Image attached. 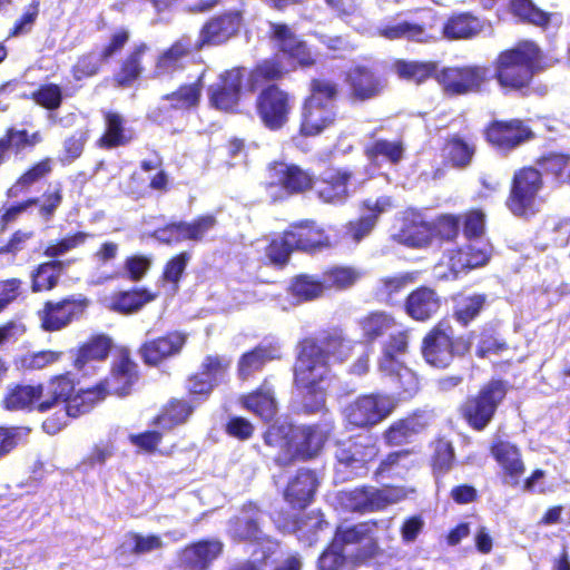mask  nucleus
<instances>
[{
	"label": "nucleus",
	"instance_id": "f257e3e1",
	"mask_svg": "<svg viewBox=\"0 0 570 570\" xmlns=\"http://www.w3.org/2000/svg\"><path fill=\"white\" fill-rule=\"evenodd\" d=\"M357 343L342 327L333 326L296 344L293 386L297 392L298 412L311 415L325 410L327 387L332 380L331 361L346 362Z\"/></svg>",
	"mask_w": 570,
	"mask_h": 570
},
{
	"label": "nucleus",
	"instance_id": "f03ea898",
	"mask_svg": "<svg viewBox=\"0 0 570 570\" xmlns=\"http://www.w3.org/2000/svg\"><path fill=\"white\" fill-rule=\"evenodd\" d=\"M78 385L79 380L71 371L50 376L46 384H12L7 389L1 406L11 412L47 413L62 405L63 414H52L42 422L43 431L53 435L68 425L69 419L80 417L75 397Z\"/></svg>",
	"mask_w": 570,
	"mask_h": 570
},
{
	"label": "nucleus",
	"instance_id": "7ed1b4c3",
	"mask_svg": "<svg viewBox=\"0 0 570 570\" xmlns=\"http://www.w3.org/2000/svg\"><path fill=\"white\" fill-rule=\"evenodd\" d=\"M286 75L284 63L276 56L257 61L247 72V90L257 92L256 116L269 131H279L287 126L294 111L295 96L278 85Z\"/></svg>",
	"mask_w": 570,
	"mask_h": 570
},
{
	"label": "nucleus",
	"instance_id": "20e7f679",
	"mask_svg": "<svg viewBox=\"0 0 570 570\" xmlns=\"http://www.w3.org/2000/svg\"><path fill=\"white\" fill-rule=\"evenodd\" d=\"M494 79L504 94L525 95L534 77L544 69V53L540 46L529 39L498 52L492 61Z\"/></svg>",
	"mask_w": 570,
	"mask_h": 570
},
{
	"label": "nucleus",
	"instance_id": "39448f33",
	"mask_svg": "<svg viewBox=\"0 0 570 570\" xmlns=\"http://www.w3.org/2000/svg\"><path fill=\"white\" fill-rule=\"evenodd\" d=\"M140 377L139 366L128 347H119L112 361L109 374L88 387H76L75 397L79 416L90 413L109 394L127 396Z\"/></svg>",
	"mask_w": 570,
	"mask_h": 570
},
{
	"label": "nucleus",
	"instance_id": "423d86ee",
	"mask_svg": "<svg viewBox=\"0 0 570 570\" xmlns=\"http://www.w3.org/2000/svg\"><path fill=\"white\" fill-rule=\"evenodd\" d=\"M511 385L508 381L492 377L468 394L458 406L459 419L473 432H484L495 420Z\"/></svg>",
	"mask_w": 570,
	"mask_h": 570
},
{
	"label": "nucleus",
	"instance_id": "0eeeda50",
	"mask_svg": "<svg viewBox=\"0 0 570 570\" xmlns=\"http://www.w3.org/2000/svg\"><path fill=\"white\" fill-rule=\"evenodd\" d=\"M471 347V341L463 335H455L451 323L446 318H442L424 334L420 352L428 365L445 370L456 358L468 355Z\"/></svg>",
	"mask_w": 570,
	"mask_h": 570
},
{
	"label": "nucleus",
	"instance_id": "6e6552de",
	"mask_svg": "<svg viewBox=\"0 0 570 570\" xmlns=\"http://www.w3.org/2000/svg\"><path fill=\"white\" fill-rule=\"evenodd\" d=\"M491 82V68L481 62L444 66L436 75V83L446 98L483 95L490 91Z\"/></svg>",
	"mask_w": 570,
	"mask_h": 570
},
{
	"label": "nucleus",
	"instance_id": "1a4fd4ad",
	"mask_svg": "<svg viewBox=\"0 0 570 570\" xmlns=\"http://www.w3.org/2000/svg\"><path fill=\"white\" fill-rule=\"evenodd\" d=\"M543 188L544 180L539 168L522 166L512 175L504 205L513 216L530 219L540 210Z\"/></svg>",
	"mask_w": 570,
	"mask_h": 570
},
{
	"label": "nucleus",
	"instance_id": "9d476101",
	"mask_svg": "<svg viewBox=\"0 0 570 570\" xmlns=\"http://www.w3.org/2000/svg\"><path fill=\"white\" fill-rule=\"evenodd\" d=\"M246 28V10L233 8L208 17L199 27L195 48L197 51L208 47L227 45L240 36Z\"/></svg>",
	"mask_w": 570,
	"mask_h": 570
},
{
	"label": "nucleus",
	"instance_id": "9b49d317",
	"mask_svg": "<svg viewBox=\"0 0 570 570\" xmlns=\"http://www.w3.org/2000/svg\"><path fill=\"white\" fill-rule=\"evenodd\" d=\"M226 534L234 543L262 546L272 541L265 532L264 511L254 500L244 502L227 520Z\"/></svg>",
	"mask_w": 570,
	"mask_h": 570
},
{
	"label": "nucleus",
	"instance_id": "f8f14e48",
	"mask_svg": "<svg viewBox=\"0 0 570 570\" xmlns=\"http://www.w3.org/2000/svg\"><path fill=\"white\" fill-rule=\"evenodd\" d=\"M396 403L391 395L367 393L355 397L344 409V419L354 429H371L387 419Z\"/></svg>",
	"mask_w": 570,
	"mask_h": 570
},
{
	"label": "nucleus",
	"instance_id": "ddd939ff",
	"mask_svg": "<svg viewBox=\"0 0 570 570\" xmlns=\"http://www.w3.org/2000/svg\"><path fill=\"white\" fill-rule=\"evenodd\" d=\"M246 68L235 66L222 71L217 80L207 88L209 108L223 114H238L243 98Z\"/></svg>",
	"mask_w": 570,
	"mask_h": 570
},
{
	"label": "nucleus",
	"instance_id": "4468645a",
	"mask_svg": "<svg viewBox=\"0 0 570 570\" xmlns=\"http://www.w3.org/2000/svg\"><path fill=\"white\" fill-rule=\"evenodd\" d=\"M535 137L532 128L521 118L493 119L483 128V138L501 154H510Z\"/></svg>",
	"mask_w": 570,
	"mask_h": 570
},
{
	"label": "nucleus",
	"instance_id": "2eb2a0df",
	"mask_svg": "<svg viewBox=\"0 0 570 570\" xmlns=\"http://www.w3.org/2000/svg\"><path fill=\"white\" fill-rule=\"evenodd\" d=\"M89 304V299L82 294L47 299L37 312L40 327L46 332L61 331L80 320Z\"/></svg>",
	"mask_w": 570,
	"mask_h": 570
},
{
	"label": "nucleus",
	"instance_id": "dca6fc26",
	"mask_svg": "<svg viewBox=\"0 0 570 570\" xmlns=\"http://www.w3.org/2000/svg\"><path fill=\"white\" fill-rule=\"evenodd\" d=\"M333 429L332 422L293 425L292 454L283 458L281 464L292 465L297 461L315 459L328 441Z\"/></svg>",
	"mask_w": 570,
	"mask_h": 570
},
{
	"label": "nucleus",
	"instance_id": "f3484780",
	"mask_svg": "<svg viewBox=\"0 0 570 570\" xmlns=\"http://www.w3.org/2000/svg\"><path fill=\"white\" fill-rule=\"evenodd\" d=\"M379 453L377 445L370 438L358 436L340 441L334 453L336 470L357 475L377 459Z\"/></svg>",
	"mask_w": 570,
	"mask_h": 570
},
{
	"label": "nucleus",
	"instance_id": "a211bd4d",
	"mask_svg": "<svg viewBox=\"0 0 570 570\" xmlns=\"http://www.w3.org/2000/svg\"><path fill=\"white\" fill-rule=\"evenodd\" d=\"M354 176V171L347 167L327 164L315 176L316 184L313 190L323 204L343 205L351 196L350 186Z\"/></svg>",
	"mask_w": 570,
	"mask_h": 570
},
{
	"label": "nucleus",
	"instance_id": "6ab92c4d",
	"mask_svg": "<svg viewBox=\"0 0 570 570\" xmlns=\"http://www.w3.org/2000/svg\"><path fill=\"white\" fill-rule=\"evenodd\" d=\"M271 181L267 188H276L286 196L305 195L312 191L316 180L314 174L309 169L294 163H275L269 168Z\"/></svg>",
	"mask_w": 570,
	"mask_h": 570
},
{
	"label": "nucleus",
	"instance_id": "aec40b11",
	"mask_svg": "<svg viewBox=\"0 0 570 570\" xmlns=\"http://www.w3.org/2000/svg\"><path fill=\"white\" fill-rule=\"evenodd\" d=\"M224 543L217 538H203L187 543L177 551L180 570H209L223 554Z\"/></svg>",
	"mask_w": 570,
	"mask_h": 570
},
{
	"label": "nucleus",
	"instance_id": "412c9836",
	"mask_svg": "<svg viewBox=\"0 0 570 570\" xmlns=\"http://www.w3.org/2000/svg\"><path fill=\"white\" fill-rule=\"evenodd\" d=\"M348 86V99L352 102H365L377 98L386 87V80L372 67L356 65L345 73Z\"/></svg>",
	"mask_w": 570,
	"mask_h": 570
},
{
	"label": "nucleus",
	"instance_id": "4be33fe9",
	"mask_svg": "<svg viewBox=\"0 0 570 570\" xmlns=\"http://www.w3.org/2000/svg\"><path fill=\"white\" fill-rule=\"evenodd\" d=\"M337 121V110L333 104L303 100L297 134L303 138L317 137Z\"/></svg>",
	"mask_w": 570,
	"mask_h": 570
},
{
	"label": "nucleus",
	"instance_id": "5701e85b",
	"mask_svg": "<svg viewBox=\"0 0 570 570\" xmlns=\"http://www.w3.org/2000/svg\"><path fill=\"white\" fill-rule=\"evenodd\" d=\"M286 232L296 252L315 254L333 246L324 227L313 219L295 222L286 228Z\"/></svg>",
	"mask_w": 570,
	"mask_h": 570
},
{
	"label": "nucleus",
	"instance_id": "b1692460",
	"mask_svg": "<svg viewBox=\"0 0 570 570\" xmlns=\"http://www.w3.org/2000/svg\"><path fill=\"white\" fill-rule=\"evenodd\" d=\"M197 51L190 36L181 35L167 48L161 50L154 63L155 78L173 77L186 69L187 59Z\"/></svg>",
	"mask_w": 570,
	"mask_h": 570
},
{
	"label": "nucleus",
	"instance_id": "393cba45",
	"mask_svg": "<svg viewBox=\"0 0 570 570\" xmlns=\"http://www.w3.org/2000/svg\"><path fill=\"white\" fill-rule=\"evenodd\" d=\"M392 207L390 196H381L376 199H364L360 208L366 212L355 219L348 220L344 226V235L354 244H358L375 228L379 217Z\"/></svg>",
	"mask_w": 570,
	"mask_h": 570
},
{
	"label": "nucleus",
	"instance_id": "a878e982",
	"mask_svg": "<svg viewBox=\"0 0 570 570\" xmlns=\"http://www.w3.org/2000/svg\"><path fill=\"white\" fill-rule=\"evenodd\" d=\"M185 344V334L169 331L164 335L142 342L138 347V354L145 365L159 366L168 358L178 355Z\"/></svg>",
	"mask_w": 570,
	"mask_h": 570
},
{
	"label": "nucleus",
	"instance_id": "bb28decb",
	"mask_svg": "<svg viewBox=\"0 0 570 570\" xmlns=\"http://www.w3.org/2000/svg\"><path fill=\"white\" fill-rule=\"evenodd\" d=\"M397 239L402 245L414 249L430 247L434 240L432 222L428 220L422 212L407 209L404 213Z\"/></svg>",
	"mask_w": 570,
	"mask_h": 570
},
{
	"label": "nucleus",
	"instance_id": "cd10ccee",
	"mask_svg": "<svg viewBox=\"0 0 570 570\" xmlns=\"http://www.w3.org/2000/svg\"><path fill=\"white\" fill-rule=\"evenodd\" d=\"M104 130L96 140V147L114 150L129 146L135 139V131L127 126V119L116 110H102Z\"/></svg>",
	"mask_w": 570,
	"mask_h": 570
},
{
	"label": "nucleus",
	"instance_id": "c85d7f7f",
	"mask_svg": "<svg viewBox=\"0 0 570 570\" xmlns=\"http://www.w3.org/2000/svg\"><path fill=\"white\" fill-rule=\"evenodd\" d=\"M320 482L311 469H298L287 482L283 497L292 509L304 510L313 501Z\"/></svg>",
	"mask_w": 570,
	"mask_h": 570
},
{
	"label": "nucleus",
	"instance_id": "c756f323",
	"mask_svg": "<svg viewBox=\"0 0 570 570\" xmlns=\"http://www.w3.org/2000/svg\"><path fill=\"white\" fill-rule=\"evenodd\" d=\"M380 527L375 519L365 520L348 527H337L334 532V544L344 549L347 544H357L367 540V550L363 552V559H371L379 552V544L374 534Z\"/></svg>",
	"mask_w": 570,
	"mask_h": 570
},
{
	"label": "nucleus",
	"instance_id": "7c9ffc66",
	"mask_svg": "<svg viewBox=\"0 0 570 570\" xmlns=\"http://www.w3.org/2000/svg\"><path fill=\"white\" fill-rule=\"evenodd\" d=\"M490 454L501 468L502 473L509 478L510 484L519 485L525 472L521 449L510 441L497 440L490 445Z\"/></svg>",
	"mask_w": 570,
	"mask_h": 570
},
{
	"label": "nucleus",
	"instance_id": "2f4dec72",
	"mask_svg": "<svg viewBox=\"0 0 570 570\" xmlns=\"http://www.w3.org/2000/svg\"><path fill=\"white\" fill-rule=\"evenodd\" d=\"M441 308V297L435 289L421 285L411 291L404 302V313L415 322H428Z\"/></svg>",
	"mask_w": 570,
	"mask_h": 570
},
{
	"label": "nucleus",
	"instance_id": "473e14b6",
	"mask_svg": "<svg viewBox=\"0 0 570 570\" xmlns=\"http://www.w3.org/2000/svg\"><path fill=\"white\" fill-rule=\"evenodd\" d=\"M429 426L426 417L417 412L393 421L382 433L383 442L389 448L403 446Z\"/></svg>",
	"mask_w": 570,
	"mask_h": 570
},
{
	"label": "nucleus",
	"instance_id": "72a5a7b5",
	"mask_svg": "<svg viewBox=\"0 0 570 570\" xmlns=\"http://www.w3.org/2000/svg\"><path fill=\"white\" fill-rule=\"evenodd\" d=\"M149 49L146 42H139L120 60L112 76V82L117 88H130L140 80L145 72L144 58Z\"/></svg>",
	"mask_w": 570,
	"mask_h": 570
},
{
	"label": "nucleus",
	"instance_id": "f704fd0d",
	"mask_svg": "<svg viewBox=\"0 0 570 570\" xmlns=\"http://www.w3.org/2000/svg\"><path fill=\"white\" fill-rule=\"evenodd\" d=\"M240 404L262 420L272 421L277 414L278 406L275 389L269 379L265 377L255 390L242 395Z\"/></svg>",
	"mask_w": 570,
	"mask_h": 570
},
{
	"label": "nucleus",
	"instance_id": "c9c22d12",
	"mask_svg": "<svg viewBox=\"0 0 570 570\" xmlns=\"http://www.w3.org/2000/svg\"><path fill=\"white\" fill-rule=\"evenodd\" d=\"M198 407L187 396L170 397L153 417L151 424L170 431L186 424Z\"/></svg>",
	"mask_w": 570,
	"mask_h": 570
},
{
	"label": "nucleus",
	"instance_id": "e433bc0d",
	"mask_svg": "<svg viewBox=\"0 0 570 570\" xmlns=\"http://www.w3.org/2000/svg\"><path fill=\"white\" fill-rule=\"evenodd\" d=\"M489 305L485 293H456L452 296V317L463 328L474 323Z\"/></svg>",
	"mask_w": 570,
	"mask_h": 570
},
{
	"label": "nucleus",
	"instance_id": "4c0bfd02",
	"mask_svg": "<svg viewBox=\"0 0 570 570\" xmlns=\"http://www.w3.org/2000/svg\"><path fill=\"white\" fill-rule=\"evenodd\" d=\"M390 502L382 490L373 487H357L344 494L347 509L357 513L382 511Z\"/></svg>",
	"mask_w": 570,
	"mask_h": 570
},
{
	"label": "nucleus",
	"instance_id": "58836bf2",
	"mask_svg": "<svg viewBox=\"0 0 570 570\" xmlns=\"http://www.w3.org/2000/svg\"><path fill=\"white\" fill-rule=\"evenodd\" d=\"M204 72L193 82H183L175 90L165 94L161 99L169 104V109L188 112L196 110L202 101Z\"/></svg>",
	"mask_w": 570,
	"mask_h": 570
},
{
	"label": "nucleus",
	"instance_id": "ea45409f",
	"mask_svg": "<svg viewBox=\"0 0 570 570\" xmlns=\"http://www.w3.org/2000/svg\"><path fill=\"white\" fill-rule=\"evenodd\" d=\"M475 154V141L459 134L450 135L443 141L442 156L445 163L455 169L468 168Z\"/></svg>",
	"mask_w": 570,
	"mask_h": 570
},
{
	"label": "nucleus",
	"instance_id": "a19ab883",
	"mask_svg": "<svg viewBox=\"0 0 570 570\" xmlns=\"http://www.w3.org/2000/svg\"><path fill=\"white\" fill-rule=\"evenodd\" d=\"M446 258L450 273L456 277L460 273H466L487 265L490 261V254L484 248L468 245L450 249Z\"/></svg>",
	"mask_w": 570,
	"mask_h": 570
},
{
	"label": "nucleus",
	"instance_id": "79ce46f5",
	"mask_svg": "<svg viewBox=\"0 0 570 570\" xmlns=\"http://www.w3.org/2000/svg\"><path fill=\"white\" fill-rule=\"evenodd\" d=\"M73 261L49 259L39 263L30 273L33 293L51 292Z\"/></svg>",
	"mask_w": 570,
	"mask_h": 570
},
{
	"label": "nucleus",
	"instance_id": "37998d69",
	"mask_svg": "<svg viewBox=\"0 0 570 570\" xmlns=\"http://www.w3.org/2000/svg\"><path fill=\"white\" fill-rule=\"evenodd\" d=\"M483 30L481 19L470 11L453 12L442 27L444 38L449 40H469Z\"/></svg>",
	"mask_w": 570,
	"mask_h": 570
},
{
	"label": "nucleus",
	"instance_id": "c03bdc74",
	"mask_svg": "<svg viewBox=\"0 0 570 570\" xmlns=\"http://www.w3.org/2000/svg\"><path fill=\"white\" fill-rule=\"evenodd\" d=\"M112 347V340L107 334H94L80 344L73 353L72 366L82 371L91 361H105Z\"/></svg>",
	"mask_w": 570,
	"mask_h": 570
},
{
	"label": "nucleus",
	"instance_id": "a18cd8bd",
	"mask_svg": "<svg viewBox=\"0 0 570 570\" xmlns=\"http://www.w3.org/2000/svg\"><path fill=\"white\" fill-rule=\"evenodd\" d=\"M158 294L150 292L147 287L134 286L126 291L112 294L110 309L121 315H131L140 311L146 304L155 301Z\"/></svg>",
	"mask_w": 570,
	"mask_h": 570
},
{
	"label": "nucleus",
	"instance_id": "49530a36",
	"mask_svg": "<svg viewBox=\"0 0 570 570\" xmlns=\"http://www.w3.org/2000/svg\"><path fill=\"white\" fill-rule=\"evenodd\" d=\"M278 358L277 348L273 344H257L252 350L243 353L237 362L239 379L247 380L261 372L265 365Z\"/></svg>",
	"mask_w": 570,
	"mask_h": 570
},
{
	"label": "nucleus",
	"instance_id": "de8ad7c7",
	"mask_svg": "<svg viewBox=\"0 0 570 570\" xmlns=\"http://www.w3.org/2000/svg\"><path fill=\"white\" fill-rule=\"evenodd\" d=\"M287 294L297 303L316 301L326 293L322 275L301 273L292 277L286 288Z\"/></svg>",
	"mask_w": 570,
	"mask_h": 570
},
{
	"label": "nucleus",
	"instance_id": "09e8293b",
	"mask_svg": "<svg viewBox=\"0 0 570 570\" xmlns=\"http://www.w3.org/2000/svg\"><path fill=\"white\" fill-rule=\"evenodd\" d=\"M52 158L45 157L31 166H29L7 189L6 195L8 198H17L21 194L30 190V188L41 179L49 176L52 171Z\"/></svg>",
	"mask_w": 570,
	"mask_h": 570
},
{
	"label": "nucleus",
	"instance_id": "8fccbe9b",
	"mask_svg": "<svg viewBox=\"0 0 570 570\" xmlns=\"http://www.w3.org/2000/svg\"><path fill=\"white\" fill-rule=\"evenodd\" d=\"M358 324L363 338L373 343L394 328L397 322L386 311H371L360 320Z\"/></svg>",
	"mask_w": 570,
	"mask_h": 570
},
{
	"label": "nucleus",
	"instance_id": "3c124183",
	"mask_svg": "<svg viewBox=\"0 0 570 570\" xmlns=\"http://www.w3.org/2000/svg\"><path fill=\"white\" fill-rule=\"evenodd\" d=\"M263 440L265 445L277 451L274 456L275 464L285 468L281 461L292 454L293 425L272 424L263 433Z\"/></svg>",
	"mask_w": 570,
	"mask_h": 570
},
{
	"label": "nucleus",
	"instance_id": "603ef678",
	"mask_svg": "<svg viewBox=\"0 0 570 570\" xmlns=\"http://www.w3.org/2000/svg\"><path fill=\"white\" fill-rule=\"evenodd\" d=\"M404 151V142L401 139L393 141L383 138L375 139L364 148V154L368 160L382 159L391 165H397L403 159Z\"/></svg>",
	"mask_w": 570,
	"mask_h": 570
},
{
	"label": "nucleus",
	"instance_id": "864d4df0",
	"mask_svg": "<svg viewBox=\"0 0 570 570\" xmlns=\"http://www.w3.org/2000/svg\"><path fill=\"white\" fill-rule=\"evenodd\" d=\"M433 23H415L401 21L394 24H385L380 28V35L389 40L407 39L412 41H424L428 38L426 31Z\"/></svg>",
	"mask_w": 570,
	"mask_h": 570
},
{
	"label": "nucleus",
	"instance_id": "5fc2aeb1",
	"mask_svg": "<svg viewBox=\"0 0 570 570\" xmlns=\"http://www.w3.org/2000/svg\"><path fill=\"white\" fill-rule=\"evenodd\" d=\"M395 69L401 79L413 81L421 85L433 78L436 81V75L440 70L435 61H404L400 60L395 63Z\"/></svg>",
	"mask_w": 570,
	"mask_h": 570
},
{
	"label": "nucleus",
	"instance_id": "6e6d98bb",
	"mask_svg": "<svg viewBox=\"0 0 570 570\" xmlns=\"http://www.w3.org/2000/svg\"><path fill=\"white\" fill-rule=\"evenodd\" d=\"M510 12L520 22L547 28L551 21V14L538 8L532 0H510Z\"/></svg>",
	"mask_w": 570,
	"mask_h": 570
},
{
	"label": "nucleus",
	"instance_id": "4d7b16f0",
	"mask_svg": "<svg viewBox=\"0 0 570 570\" xmlns=\"http://www.w3.org/2000/svg\"><path fill=\"white\" fill-rule=\"evenodd\" d=\"M62 188L57 186L53 190H46L41 197H29L20 202V204L24 212L32 206H38L39 217L45 222H50L62 204Z\"/></svg>",
	"mask_w": 570,
	"mask_h": 570
},
{
	"label": "nucleus",
	"instance_id": "13d9d810",
	"mask_svg": "<svg viewBox=\"0 0 570 570\" xmlns=\"http://www.w3.org/2000/svg\"><path fill=\"white\" fill-rule=\"evenodd\" d=\"M294 252L296 249L287 237L286 229L278 237L272 238L264 248L268 264L277 268L285 267Z\"/></svg>",
	"mask_w": 570,
	"mask_h": 570
},
{
	"label": "nucleus",
	"instance_id": "bf43d9fd",
	"mask_svg": "<svg viewBox=\"0 0 570 570\" xmlns=\"http://www.w3.org/2000/svg\"><path fill=\"white\" fill-rule=\"evenodd\" d=\"M3 136L10 151L16 156L31 151L43 140L42 134L39 130L29 132L27 129H18L12 126L6 129Z\"/></svg>",
	"mask_w": 570,
	"mask_h": 570
},
{
	"label": "nucleus",
	"instance_id": "052dcab7",
	"mask_svg": "<svg viewBox=\"0 0 570 570\" xmlns=\"http://www.w3.org/2000/svg\"><path fill=\"white\" fill-rule=\"evenodd\" d=\"M417 279V272H406L399 275L384 276L380 278L376 287V295L391 304L396 295L402 293L409 284Z\"/></svg>",
	"mask_w": 570,
	"mask_h": 570
},
{
	"label": "nucleus",
	"instance_id": "680f3d73",
	"mask_svg": "<svg viewBox=\"0 0 570 570\" xmlns=\"http://www.w3.org/2000/svg\"><path fill=\"white\" fill-rule=\"evenodd\" d=\"M361 274L350 266H333L322 273L325 291H343L353 286Z\"/></svg>",
	"mask_w": 570,
	"mask_h": 570
},
{
	"label": "nucleus",
	"instance_id": "e2e57ef3",
	"mask_svg": "<svg viewBox=\"0 0 570 570\" xmlns=\"http://www.w3.org/2000/svg\"><path fill=\"white\" fill-rule=\"evenodd\" d=\"M89 237L90 234L81 230L66 234L63 237L50 242L45 247L42 255L50 259H59L70 250L82 246Z\"/></svg>",
	"mask_w": 570,
	"mask_h": 570
},
{
	"label": "nucleus",
	"instance_id": "0e129e2a",
	"mask_svg": "<svg viewBox=\"0 0 570 570\" xmlns=\"http://www.w3.org/2000/svg\"><path fill=\"white\" fill-rule=\"evenodd\" d=\"M569 155L556 151H549L535 159V165L540 168L539 170L542 175H551L560 181H568L567 169L569 167Z\"/></svg>",
	"mask_w": 570,
	"mask_h": 570
},
{
	"label": "nucleus",
	"instance_id": "69168bd1",
	"mask_svg": "<svg viewBox=\"0 0 570 570\" xmlns=\"http://www.w3.org/2000/svg\"><path fill=\"white\" fill-rule=\"evenodd\" d=\"M454 460L453 444L444 438L436 439L433 443V453L430 459L433 473L445 474L452 469Z\"/></svg>",
	"mask_w": 570,
	"mask_h": 570
},
{
	"label": "nucleus",
	"instance_id": "338daca9",
	"mask_svg": "<svg viewBox=\"0 0 570 570\" xmlns=\"http://www.w3.org/2000/svg\"><path fill=\"white\" fill-rule=\"evenodd\" d=\"M216 383L205 377L199 372L193 373L188 376L186 383V394L187 396L197 407H199L204 402H206L210 394L213 393Z\"/></svg>",
	"mask_w": 570,
	"mask_h": 570
},
{
	"label": "nucleus",
	"instance_id": "774afa93",
	"mask_svg": "<svg viewBox=\"0 0 570 570\" xmlns=\"http://www.w3.org/2000/svg\"><path fill=\"white\" fill-rule=\"evenodd\" d=\"M308 91L309 94L304 100L334 105L340 95V87L333 80L315 77L309 80Z\"/></svg>",
	"mask_w": 570,
	"mask_h": 570
}]
</instances>
